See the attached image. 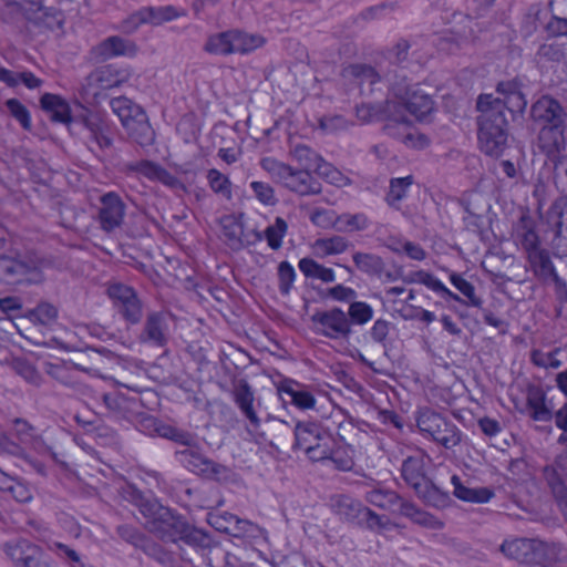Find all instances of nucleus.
<instances>
[{
    "instance_id": "nucleus-1",
    "label": "nucleus",
    "mask_w": 567,
    "mask_h": 567,
    "mask_svg": "<svg viewBox=\"0 0 567 567\" xmlns=\"http://www.w3.org/2000/svg\"><path fill=\"white\" fill-rule=\"evenodd\" d=\"M496 91L503 99L494 97L493 94H480L476 102V109L480 112L477 116L478 148L493 157L501 156L507 144L506 111L513 115L522 114L527 106V100L516 81L499 82Z\"/></svg>"
},
{
    "instance_id": "nucleus-2",
    "label": "nucleus",
    "mask_w": 567,
    "mask_h": 567,
    "mask_svg": "<svg viewBox=\"0 0 567 567\" xmlns=\"http://www.w3.org/2000/svg\"><path fill=\"white\" fill-rule=\"evenodd\" d=\"M501 553L525 567H537L542 561L567 563V550L561 543L544 542L537 538L505 539Z\"/></svg>"
},
{
    "instance_id": "nucleus-3",
    "label": "nucleus",
    "mask_w": 567,
    "mask_h": 567,
    "mask_svg": "<svg viewBox=\"0 0 567 567\" xmlns=\"http://www.w3.org/2000/svg\"><path fill=\"white\" fill-rule=\"evenodd\" d=\"M167 529L168 533L162 537L163 539L175 542L178 538L195 551L204 565L221 567L216 560L219 557H224L225 553L219 546L212 544V538L208 534L190 526L179 515Z\"/></svg>"
},
{
    "instance_id": "nucleus-4",
    "label": "nucleus",
    "mask_w": 567,
    "mask_h": 567,
    "mask_svg": "<svg viewBox=\"0 0 567 567\" xmlns=\"http://www.w3.org/2000/svg\"><path fill=\"white\" fill-rule=\"evenodd\" d=\"M110 106L135 143L143 147L154 143L155 132L141 105L126 96H117L110 101Z\"/></svg>"
},
{
    "instance_id": "nucleus-5",
    "label": "nucleus",
    "mask_w": 567,
    "mask_h": 567,
    "mask_svg": "<svg viewBox=\"0 0 567 567\" xmlns=\"http://www.w3.org/2000/svg\"><path fill=\"white\" fill-rule=\"evenodd\" d=\"M334 440L321 432L313 422H299L295 427V451L306 454L308 461H341L333 451Z\"/></svg>"
},
{
    "instance_id": "nucleus-6",
    "label": "nucleus",
    "mask_w": 567,
    "mask_h": 567,
    "mask_svg": "<svg viewBox=\"0 0 567 567\" xmlns=\"http://www.w3.org/2000/svg\"><path fill=\"white\" fill-rule=\"evenodd\" d=\"M126 499L144 516L146 528L161 538L167 535V528L178 516L171 508L163 506L151 493H144L131 485L126 489Z\"/></svg>"
},
{
    "instance_id": "nucleus-7",
    "label": "nucleus",
    "mask_w": 567,
    "mask_h": 567,
    "mask_svg": "<svg viewBox=\"0 0 567 567\" xmlns=\"http://www.w3.org/2000/svg\"><path fill=\"white\" fill-rule=\"evenodd\" d=\"M430 6L441 11L442 18H453L457 20L456 28H446L439 33H435L431 42L436 47L437 52L446 54H456L457 51L467 40V29L471 19L458 11H454L449 0H427Z\"/></svg>"
},
{
    "instance_id": "nucleus-8",
    "label": "nucleus",
    "mask_w": 567,
    "mask_h": 567,
    "mask_svg": "<svg viewBox=\"0 0 567 567\" xmlns=\"http://www.w3.org/2000/svg\"><path fill=\"white\" fill-rule=\"evenodd\" d=\"M127 72L113 64L102 65L84 78L78 89V97L86 104H97L106 92L127 80Z\"/></svg>"
},
{
    "instance_id": "nucleus-9",
    "label": "nucleus",
    "mask_w": 567,
    "mask_h": 567,
    "mask_svg": "<svg viewBox=\"0 0 567 567\" xmlns=\"http://www.w3.org/2000/svg\"><path fill=\"white\" fill-rule=\"evenodd\" d=\"M261 167L278 183L298 195L307 196L321 192V184L308 168L296 169L275 158H264Z\"/></svg>"
},
{
    "instance_id": "nucleus-10",
    "label": "nucleus",
    "mask_w": 567,
    "mask_h": 567,
    "mask_svg": "<svg viewBox=\"0 0 567 567\" xmlns=\"http://www.w3.org/2000/svg\"><path fill=\"white\" fill-rule=\"evenodd\" d=\"M259 34H250L240 30H227L208 37L204 50L213 55L247 54L265 44Z\"/></svg>"
},
{
    "instance_id": "nucleus-11",
    "label": "nucleus",
    "mask_w": 567,
    "mask_h": 567,
    "mask_svg": "<svg viewBox=\"0 0 567 567\" xmlns=\"http://www.w3.org/2000/svg\"><path fill=\"white\" fill-rule=\"evenodd\" d=\"M330 511L339 517L340 520L350 524H361L367 522L369 526L380 525V516L362 503L347 494L330 495L328 501Z\"/></svg>"
},
{
    "instance_id": "nucleus-12",
    "label": "nucleus",
    "mask_w": 567,
    "mask_h": 567,
    "mask_svg": "<svg viewBox=\"0 0 567 567\" xmlns=\"http://www.w3.org/2000/svg\"><path fill=\"white\" fill-rule=\"evenodd\" d=\"M391 90L399 99L396 106H401L420 122L426 121L434 111V101L427 93L420 90L419 83L415 85L395 83Z\"/></svg>"
},
{
    "instance_id": "nucleus-13",
    "label": "nucleus",
    "mask_w": 567,
    "mask_h": 567,
    "mask_svg": "<svg viewBox=\"0 0 567 567\" xmlns=\"http://www.w3.org/2000/svg\"><path fill=\"white\" fill-rule=\"evenodd\" d=\"M84 104L82 100L74 102L75 116L73 124L83 126L90 133L91 140L95 142L100 148L110 147L112 138L105 115L89 109Z\"/></svg>"
},
{
    "instance_id": "nucleus-14",
    "label": "nucleus",
    "mask_w": 567,
    "mask_h": 567,
    "mask_svg": "<svg viewBox=\"0 0 567 567\" xmlns=\"http://www.w3.org/2000/svg\"><path fill=\"white\" fill-rule=\"evenodd\" d=\"M107 295L126 322L136 324L141 321L143 307L133 288L123 284H112L107 288Z\"/></svg>"
},
{
    "instance_id": "nucleus-15",
    "label": "nucleus",
    "mask_w": 567,
    "mask_h": 567,
    "mask_svg": "<svg viewBox=\"0 0 567 567\" xmlns=\"http://www.w3.org/2000/svg\"><path fill=\"white\" fill-rule=\"evenodd\" d=\"M34 427L23 419L12 421L11 433L0 431V454H8L22 461H28L24 454V445L32 442Z\"/></svg>"
},
{
    "instance_id": "nucleus-16",
    "label": "nucleus",
    "mask_w": 567,
    "mask_h": 567,
    "mask_svg": "<svg viewBox=\"0 0 567 567\" xmlns=\"http://www.w3.org/2000/svg\"><path fill=\"white\" fill-rule=\"evenodd\" d=\"M311 321L317 333L330 339L347 337L351 331L350 322L340 308L316 311L311 316Z\"/></svg>"
},
{
    "instance_id": "nucleus-17",
    "label": "nucleus",
    "mask_w": 567,
    "mask_h": 567,
    "mask_svg": "<svg viewBox=\"0 0 567 567\" xmlns=\"http://www.w3.org/2000/svg\"><path fill=\"white\" fill-rule=\"evenodd\" d=\"M383 130L386 135L402 142L406 147L424 150L430 145L427 136L422 133L414 132L411 123L404 115L389 118Z\"/></svg>"
},
{
    "instance_id": "nucleus-18",
    "label": "nucleus",
    "mask_w": 567,
    "mask_h": 567,
    "mask_svg": "<svg viewBox=\"0 0 567 567\" xmlns=\"http://www.w3.org/2000/svg\"><path fill=\"white\" fill-rule=\"evenodd\" d=\"M99 221L105 231L120 227L125 216V204L115 192H107L100 198Z\"/></svg>"
},
{
    "instance_id": "nucleus-19",
    "label": "nucleus",
    "mask_w": 567,
    "mask_h": 567,
    "mask_svg": "<svg viewBox=\"0 0 567 567\" xmlns=\"http://www.w3.org/2000/svg\"><path fill=\"white\" fill-rule=\"evenodd\" d=\"M544 476L567 523V463L547 464Z\"/></svg>"
},
{
    "instance_id": "nucleus-20",
    "label": "nucleus",
    "mask_w": 567,
    "mask_h": 567,
    "mask_svg": "<svg viewBox=\"0 0 567 567\" xmlns=\"http://www.w3.org/2000/svg\"><path fill=\"white\" fill-rule=\"evenodd\" d=\"M34 267L9 256H0V284L18 286L32 281Z\"/></svg>"
},
{
    "instance_id": "nucleus-21",
    "label": "nucleus",
    "mask_w": 567,
    "mask_h": 567,
    "mask_svg": "<svg viewBox=\"0 0 567 567\" xmlns=\"http://www.w3.org/2000/svg\"><path fill=\"white\" fill-rule=\"evenodd\" d=\"M186 16V10L177 9L174 6L146 7L133 13L126 22H134L135 27L143 23L159 25L181 17Z\"/></svg>"
},
{
    "instance_id": "nucleus-22",
    "label": "nucleus",
    "mask_w": 567,
    "mask_h": 567,
    "mask_svg": "<svg viewBox=\"0 0 567 567\" xmlns=\"http://www.w3.org/2000/svg\"><path fill=\"white\" fill-rule=\"evenodd\" d=\"M136 53V44L118 35L106 38L91 50L92 56L101 60H109L116 56L133 58Z\"/></svg>"
},
{
    "instance_id": "nucleus-23",
    "label": "nucleus",
    "mask_w": 567,
    "mask_h": 567,
    "mask_svg": "<svg viewBox=\"0 0 567 567\" xmlns=\"http://www.w3.org/2000/svg\"><path fill=\"white\" fill-rule=\"evenodd\" d=\"M41 109L48 113L52 122L70 126L74 122L75 107L61 95L44 93L40 97Z\"/></svg>"
},
{
    "instance_id": "nucleus-24",
    "label": "nucleus",
    "mask_w": 567,
    "mask_h": 567,
    "mask_svg": "<svg viewBox=\"0 0 567 567\" xmlns=\"http://www.w3.org/2000/svg\"><path fill=\"white\" fill-rule=\"evenodd\" d=\"M565 146V124L543 125L538 134V147L549 159L557 158Z\"/></svg>"
},
{
    "instance_id": "nucleus-25",
    "label": "nucleus",
    "mask_w": 567,
    "mask_h": 567,
    "mask_svg": "<svg viewBox=\"0 0 567 567\" xmlns=\"http://www.w3.org/2000/svg\"><path fill=\"white\" fill-rule=\"evenodd\" d=\"M532 115L544 125L565 124L566 114L561 104L554 97L544 95L532 106Z\"/></svg>"
},
{
    "instance_id": "nucleus-26",
    "label": "nucleus",
    "mask_w": 567,
    "mask_h": 567,
    "mask_svg": "<svg viewBox=\"0 0 567 567\" xmlns=\"http://www.w3.org/2000/svg\"><path fill=\"white\" fill-rule=\"evenodd\" d=\"M167 321L162 312H152L147 316L142 339L153 347L163 348L167 344Z\"/></svg>"
},
{
    "instance_id": "nucleus-27",
    "label": "nucleus",
    "mask_w": 567,
    "mask_h": 567,
    "mask_svg": "<svg viewBox=\"0 0 567 567\" xmlns=\"http://www.w3.org/2000/svg\"><path fill=\"white\" fill-rule=\"evenodd\" d=\"M526 408L529 417L535 422H549L553 419V410L547 404L546 392L540 386L528 388Z\"/></svg>"
},
{
    "instance_id": "nucleus-28",
    "label": "nucleus",
    "mask_w": 567,
    "mask_h": 567,
    "mask_svg": "<svg viewBox=\"0 0 567 567\" xmlns=\"http://www.w3.org/2000/svg\"><path fill=\"white\" fill-rule=\"evenodd\" d=\"M525 256L536 278L540 280L558 278L555 265L547 249L540 247Z\"/></svg>"
},
{
    "instance_id": "nucleus-29",
    "label": "nucleus",
    "mask_w": 567,
    "mask_h": 567,
    "mask_svg": "<svg viewBox=\"0 0 567 567\" xmlns=\"http://www.w3.org/2000/svg\"><path fill=\"white\" fill-rule=\"evenodd\" d=\"M3 550L18 567H34L35 565V546L27 539L6 543Z\"/></svg>"
},
{
    "instance_id": "nucleus-30",
    "label": "nucleus",
    "mask_w": 567,
    "mask_h": 567,
    "mask_svg": "<svg viewBox=\"0 0 567 567\" xmlns=\"http://www.w3.org/2000/svg\"><path fill=\"white\" fill-rule=\"evenodd\" d=\"M517 246L525 255L542 247V240L535 223L528 217H522L515 229Z\"/></svg>"
},
{
    "instance_id": "nucleus-31",
    "label": "nucleus",
    "mask_w": 567,
    "mask_h": 567,
    "mask_svg": "<svg viewBox=\"0 0 567 567\" xmlns=\"http://www.w3.org/2000/svg\"><path fill=\"white\" fill-rule=\"evenodd\" d=\"M396 110V103L386 101L384 104L362 103L355 107V116L362 124L383 121L386 122L392 116H385V113ZM395 116H393L394 118Z\"/></svg>"
},
{
    "instance_id": "nucleus-32",
    "label": "nucleus",
    "mask_w": 567,
    "mask_h": 567,
    "mask_svg": "<svg viewBox=\"0 0 567 567\" xmlns=\"http://www.w3.org/2000/svg\"><path fill=\"white\" fill-rule=\"evenodd\" d=\"M297 384L298 383L291 379H285L279 383L278 392L288 395L291 403L301 410L313 409L317 402L315 395L307 390H297L295 388Z\"/></svg>"
},
{
    "instance_id": "nucleus-33",
    "label": "nucleus",
    "mask_w": 567,
    "mask_h": 567,
    "mask_svg": "<svg viewBox=\"0 0 567 567\" xmlns=\"http://www.w3.org/2000/svg\"><path fill=\"white\" fill-rule=\"evenodd\" d=\"M415 421L421 435L430 440L440 426L446 424L447 419L430 408H423L417 411Z\"/></svg>"
},
{
    "instance_id": "nucleus-34",
    "label": "nucleus",
    "mask_w": 567,
    "mask_h": 567,
    "mask_svg": "<svg viewBox=\"0 0 567 567\" xmlns=\"http://www.w3.org/2000/svg\"><path fill=\"white\" fill-rule=\"evenodd\" d=\"M188 470L204 480L227 482L231 478L233 472L224 463H188Z\"/></svg>"
},
{
    "instance_id": "nucleus-35",
    "label": "nucleus",
    "mask_w": 567,
    "mask_h": 567,
    "mask_svg": "<svg viewBox=\"0 0 567 567\" xmlns=\"http://www.w3.org/2000/svg\"><path fill=\"white\" fill-rule=\"evenodd\" d=\"M451 482L454 486V495L464 502L487 503L494 495L493 491L487 487L472 488L463 485L457 475H453Z\"/></svg>"
},
{
    "instance_id": "nucleus-36",
    "label": "nucleus",
    "mask_w": 567,
    "mask_h": 567,
    "mask_svg": "<svg viewBox=\"0 0 567 567\" xmlns=\"http://www.w3.org/2000/svg\"><path fill=\"white\" fill-rule=\"evenodd\" d=\"M546 223L557 237L567 231V199H556L547 210Z\"/></svg>"
},
{
    "instance_id": "nucleus-37",
    "label": "nucleus",
    "mask_w": 567,
    "mask_h": 567,
    "mask_svg": "<svg viewBox=\"0 0 567 567\" xmlns=\"http://www.w3.org/2000/svg\"><path fill=\"white\" fill-rule=\"evenodd\" d=\"M370 225V218L364 213L339 214L334 217L332 223V227L342 233L362 231L368 229Z\"/></svg>"
},
{
    "instance_id": "nucleus-38",
    "label": "nucleus",
    "mask_w": 567,
    "mask_h": 567,
    "mask_svg": "<svg viewBox=\"0 0 567 567\" xmlns=\"http://www.w3.org/2000/svg\"><path fill=\"white\" fill-rule=\"evenodd\" d=\"M412 280L416 284L424 285L426 288L445 299H451L457 302L462 301L458 295L449 289L440 278L429 271H414L412 274Z\"/></svg>"
},
{
    "instance_id": "nucleus-39",
    "label": "nucleus",
    "mask_w": 567,
    "mask_h": 567,
    "mask_svg": "<svg viewBox=\"0 0 567 567\" xmlns=\"http://www.w3.org/2000/svg\"><path fill=\"white\" fill-rule=\"evenodd\" d=\"M350 243L347 238L338 235L331 237L318 238L313 244L315 252L318 257L341 255L348 250Z\"/></svg>"
},
{
    "instance_id": "nucleus-40",
    "label": "nucleus",
    "mask_w": 567,
    "mask_h": 567,
    "mask_svg": "<svg viewBox=\"0 0 567 567\" xmlns=\"http://www.w3.org/2000/svg\"><path fill=\"white\" fill-rule=\"evenodd\" d=\"M342 76L355 80L361 86L365 83L374 85L381 80L380 74L373 66L363 63H354L344 66L342 69Z\"/></svg>"
},
{
    "instance_id": "nucleus-41",
    "label": "nucleus",
    "mask_w": 567,
    "mask_h": 567,
    "mask_svg": "<svg viewBox=\"0 0 567 567\" xmlns=\"http://www.w3.org/2000/svg\"><path fill=\"white\" fill-rule=\"evenodd\" d=\"M254 393L248 383H244L235 390L234 401L236 405L252 424L257 425L259 419L254 409Z\"/></svg>"
},
{
    "instance_id": "nucleus-42",
    "label": "nucleus",
    "mask_w": 567,
    "mask_h": 567,
    "mask_svg": "<svg viewBox=\"0 0 567 567\" xmlns=\"http://www.w3.org/2000/svg\"><path fill=\"white\" fill-rule=\"evenodd\" d=\"M462 431L450 420L445 425L440 426L435 434L430 439L446 450H452L462 441Z\"/></svg>"
},
{
    "instance_id": "nucleus-43",
    "label": "nucleus",
    "mask_w": 567,
    "mask_h": 567,
    "mask_svg": "<svg viewBox=\"0 0 567 567\" xmlns=\"http://www.w3.org/2000/svg\"><path fill=\"white\" fill-rule=\"evenodd\" d=\"M207 184L210 190L230 200L233 198V183L230 178L217 168H209L206 173Z\"/></svg>"
},
{
    "instance_id": "nucleus-44",
    "label": "nucleus",
    "mask_w": 567,
    "mask_h": 567,
    "mask_svg": "<svg viewBox=\"0 0 567 567\" xmlns=\"http://www.w3.org/2000/svg\"><path fill=\"white\" fill-rule=\"evenodd\" d=\"M413 184V176L391 178L390 187L385 196V202L390 207L399 208L400 203L406 196L410 187Z\"/></svg>"
},
{
    "instance_id": "nucleus-45",
    "label": "nucleus",
    "mask_w": 567,
    "mask_h": 567,
    "mask_svg": "<svg viewBox=\"0 0 567 567\" xmlns=\"http://www.w3.org/2000/svg\"><path fill=\"white\" fill-rule=\"evenodd\" d=\"M134 169L150 181L161 182L165 185L172 183V174L157 163L151 161H140L135 164Z\"/></svg>"
},
{
    "instance_id": "nucleus-46",
    "label": "nucleus",
    "mask_w": 567,
    "mask_h": 567,
    "mask_svg": "<svg viewBox=\"0 0 567 567\" xmlns=\"http://www.w3.org/2000/svg\"><path fill=\"white\" fill-rule=\"evenodd\" d=\"M426 505L435 508H445L451 503L450 494L441 491L432 481H430L416 494Z\"/></svg>"
},
{
    "instance_id": "nucleus-47",
    "label": "nucleus",
    "mask_w": 567,
    "mask_h": 567,
    "mask_svg": "<svg viewBox=\"0 0 567 567\" xmlns=\"http://www.w3.org/2000/svg\"><path fill=\"white\" fill-rule=\"evenodd\" d=\"M401 471L403 480L416 494L431 481L420 463H402Z\"/></svg>"
},
{
    "instance_id": "nucleus-48",
    "label": "nucleus",
    "mask_w": 567,
    "mask_h": 567,
    "mask_svg": "<svg viewBox=\"0 0 567 567\" xmlns=\"http://www.w3.org/2000/svg\"><path fill=\"white\" fill-rule=\"evenodd\" d=\"M154 425V430L158 436L172 440L176 443L188 446L192 441V436L189 433L178 430L177 427L165 424L163 422H157L155 419L147 420Z\"/></svg>"
},
{
    "instance_id": "nucleus-49",
    "label": "nucleus",
    "mask_w": 567,
    "mask_h": 567,
    "mask_svg": "<svg viewBox=\"0 0 567 567\" xmlns=\"http://www.w3.org/2000/svg\"><path fill=\"white\" fill-rule=\"evenodd\" d=\"M288 224L282 217H277L272 225L265 229V239L272 250H278L282 246L284 238L287 235Z\"/></svg>"
},
{
    "instance_id": "nucleus-50",
    "label": "nucleus",
    "mask_w": 567,
    "mask_h": 567,
    "mask_svg": "<svg viewBox=\"0 0 567 567\" xmlns=\"http://www.w3.org/2000/svg\"><path fill=\"white\" fill-rule=\"evenodd\" d=\"M367 501L382 509L395 512L396 503H399V495L393 491L373 489L367 494Z\"/></svg>"
},
{
    "instance_id": "nucleus-51",
    "label": "nucleus",
    "mask_w": 567,
    "mask_h": 567,
    "mask_svg": "<svg viewBox=\"0 0 567 567\" xmlns=\"http://www.w3.org/2000/svg\"><path fill=\"white\" fill-rule=\"evenodd\" d=\"M221 231L225 238L231 243H241L244 236V224L239 217L227 215L220 219Z\"/></svg>"
},
{
    "instance_id": "nucleus-52",
    "label": "nucleus",
    "mask_w": 567,
    "mask_h": 567,
    "mask_svg": "<svg viewBox=\"0 0 567 567\" xmlns=\"http://www.w3.org/2000/svg\"><path fill=\"white\" fill-rule=\"evenodd\" d=\"M116 533L121 539L136 548H140L141 550H143L146 546V543L151 540V538H148L140 529L128 524L118 525L116 527Z\"/></svg>"
},
{
    "instance_id": "nucleus-53",
    "label": "nucleus",
    "mask_w": 567,
    "mask_h": 567,
    "mask_svg": "<svg viewBox=\"0 0 567 567\" xmlns=\"http://www.w3.org/2000/svg\"><path fill=\"white\" fill-rule=\"evenodd\" d=\"M348 316L349 322L363 326L372 320L373 308L368 302L354 300L349 305Z\"/></svg>"
},
{
    "instance_id": "nucleus-54",
    "label": "nucleus",
    "mask_w": 567,
    "mask_h": 567,
    "mask_svg": "<svg viewBox=\"0 0 567 567\" xmlns=\"http://www.w3.org/2000/svg\"><path fill=\"white\" fill-rule=\"evenodd\" d=\"M560 350L558 348L554 349L550 352H544L540 349H533L530 351V362L537 367L543 369H558L561 365V361L557 358Z\"/></svg>"
},
{
    "instance_id": "nucleus-55",
    "label": "nucleus",
    "mask_w": 567,
    "mask_h": 567,
    "mask_svg": "<svg viewBox=\"0 0 567 567\" xmlns=\"http://www.w3.org/2000/svg\"><path fill=\"white\" fill-rule=\"evenodd\" d=\"M250 188L257 200L264 206H275L278 202L274 187L265 182L252 181Z\"/></svg>"
},
{
    "instance_id": "nucleus-56",
    "label": "nucleus",
    "mask_w": 567,
    "mask_h": 567,
    "mask_svg": "<svg viewBox=\"0 0 567 567\" xmlns=\"http://www.w3.org/2000/svg\"><path fill=\"white\" fill-rule=\"evenodd\" d=\"M451 285L457 289L464 297H466L472 305L478 306L480 300L475 295V287L472 282L466 280L462 275L452 271L449 276Z\"/></svg>"
},
{
    "instance_id": "nucleus-57",
    "label": "nucleus",
    "mask_w": 567,
    "mask_h": 567,
    "mask_svg": "<svg viewBox=\"0 0 567 567\" xmlns=\"http://www.w3.org/2000/svg\"><path fill=\"white\" fill-rule=\"evenodd\" d=\"M295 156L297 159L310 169L315 168L320 171L322 168L323 158L317 154L313 150L306 145H299L295 148Z\"/></svg>"
},
{
    "instance_id": "nucleus-58",
    "label": "nucleus",
    "mask_w": 567,
    "mask_h": 567,
    "mask_svg": "<svg viewBox=\"0 0 567 567\" xmlns=\"http://www.w3.org/2000/svg\"><path fill=\"white\" fill-rule=\"evenodd\" d=\"M259 530L257 524L237 516L233 528H228V535L237 538L256 537Z\"/></svg>"
},
{
    "instance_id": "nucleus-59",
    "label": "nucleus",
    "mask_w": 567,
    "mask_h": 567,
    "mask_svg": "<svg viewBox=\"0 0 567 567\" xmlns=\"http://www.w3.org/2000/svg\"><path fill=\"white\" fill-rule=\"evenodd\" d=\"M279 289L288 293L296 280V270L289 261H281L278 266Z\"/></svg>"
},
{
    "instance_id": "nucleus-60",
    "label": "nucleus",
    "mask_w": 567,
    "mask_h": 567,
    "mask_svg": "<svg viewBox=\"0 0 567 567\" xmlns=\"http://www.w3.org/2000/svg\"><path fill=\"white\" fill-rule=\"evenodd\" d=\"M7 109L11 115L19 121L23 128H30L31 115L28 109L17 99H9L6 102Z\"/></svg>"
},
{
    "instance_id": "nucleus-61",
    "label": "nucleus",
    "mask_w": 567,
    "mask_h": 567,
    "mask_svg": "<svg viewBox=\"0 0 567 567\" xmlns=\"http://www.w3.org/2000/svg\"><path fill=\"white\" fill-rule=\"evenodd\" d=\"M328 296L334 301L351 303L357 299L358 293L353 288L338 284L328 289Z\"/></svg>"
},
{
    "instance_id": "nucleus-62",
    "label": "nucleus",
    "mask_w": 567,
    "mask_h": 567,
    "mask_svg": "<svg viewBox=\"0 0 567 567\" xmlns=\"http://www.w3.org/2000/svg\"><path fill=\"white\" fill-rule=\"evenodd\" d=\"M49 548L55 551L60 557L69 560L72 567L80 566V564L84 563L82 561L80 555L65 544L54 542L52 545L49 546Z\"/></svg>"
},
{
    "instance_id": "nucleus-63",
    "label": "nucleus",
    "mask_w": 567,
    "mask_h": 567,
    "mask_svg": "<svg viewBox=\"0 0 567 567\" xmlns=\"http://www.w3.org/2000/svg\"><path fill=\"white\" fill-rule=\"evenodd\" d=\"M321 165L322 168L319 172L327 177L329 183L338 187L347 186L350 184V179L332 165L326 162H323Z\"/></svg>"
},
{
    "instance_id": "nucleus-64",
    "label": "nucleus",
    "mask_w": 567,
    "mask_h": 567,
    "mask_svg": "<svg viewBox=\"0 0 567 567\" xmlns=\"http://www.w3.org/2000/svg\"><path fill=\"white\" fill-rule=\"evenodd\" d=\"M237 516L223 512L220 514H210L209 522L217 530L228 534V528H233Z\"/></svg>"
}]
</instances>
